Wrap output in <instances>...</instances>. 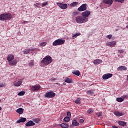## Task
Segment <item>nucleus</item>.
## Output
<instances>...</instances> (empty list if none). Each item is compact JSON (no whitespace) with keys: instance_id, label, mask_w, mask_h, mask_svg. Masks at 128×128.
Masks as SVG:
<instances>
[{"instance_id":"1","label":"nucleus","mask_w":128,"mask_h":128,"mask_svg":"<svg viewBox=\"0 0 128 128\" xmlns=\"http://www.w3.org/2000/svg\"><path fill=\"white\" fill-rule=\"evenodd\" d=\"M42 64H46V66H48L52 62V57L50 56H46L41 61Z\"/></svg>"},{"instance_id":"2","label":"nucleus","mask_w":128,"mask_h":128,"mask_svg":"<svg viewBox=\"0 0 128 128\" xmlns=\"http://www.w3.org/2000/svg\"><path fill=\"white\" fill-rule=\"evenodd\" d=\"M12 14H2L0 15V20H10Z\"/></svg>"},{"instance_id":"3","label":"nucleus","mask_w":128,"mask_h":128,"mask_svg":"<svg viewBox=\"0 0 128 128\" xmlns=\"http://www.w3.org/2000/svg\"><path fill=\"white\" fill-rule=\"evenodd\" d=\"M76 21L77 24H84L88 22L86 18H84L82 16H78L76 18Z\"/></svg>"},{"instance_id":"4","label":"nucleus","mask_w":128,"mask_h":128,"mask_svg":"<svg viewBox=\"0 0 128 128\" xmlns=\"http://www.w3.org/2000/svg\"><path fill=\"white\" fill-rule=\"evenodd\" d=\"M64 42H66V40L62 39H58L53 42L52 45L54 46H62V44H64Z\"/></svg>"},{"instance_id":"5","label":"nucleus","mask_w":128,"mask_h":128,"mask_svg":"<svg viewBox=\"0 0 128 128\" xmlns=\"http://www.w3.org/2000/svg\"><path fill=\"white\" fill-rule=\"evenodd\" d=\"M44 96L45 98H54V96H56V93H54V92L52 91H50L48 92H46Z\"/></svg>"},{"instance_id":"6","label":"nucleus","mask_w":128,"mask_h":128,"mask_svg":"<svg viewBox=\"0 0 128 128\" xmlns=\"http://www.w3.org/2000/svg\"><path fill=\"white\" fill-rule=\"evenodd\" d=\"M82 16L84 18H86V20L88 22V17L90 16V11L86 10L82 13Z\"/></svg>"},{"instance_id":"7","label":"nucleus","mask_w":128,"mask_h":128,"mask_svg":"<svg viewBox=\"0 0 128 128\" xmlns=\"http://www.w3.org/2000/svg\"><path fill=\"white\" fill-rule=\"evenodd\" d=\"M56 4H58V6L62 10H66V8H68V4L57 2Z\"/></svg>"},{"instance_id":"8","label":"nucleus","mask_w":128,"mask_h":128,"mask_svg":"<svg viewBox=\"0 0 128 128\" xmlns=\"http://www.w3.org/2000/svg\"><path fill=\"white\" fill-rule=\"evenodd\" d=\"M78 12H84V10H86V4H82L78 8Z\"/></svg>"},{"instance_id":"9","label":"nucleus","mask_w":128,"mask_h":128,"mask_svg":"<svg viewBox=\"0 0 128 128\" xmlns=\"http://www.w3.org/2000/svg\"><path fill=\"white\" fill-rule=\"evenodd\" d=\"M116 42L112 41V42H109L106 44V46H110V48L116 46Z\"/></svg>"},{"instance_id":"10","label":"nucleus","mask_w":128,"mask_h":128,"mask_svg":"<svg viewBox=\"0 0 128 128\" xmlns=\"http://www.w3.org/2000/svg\"><path fill=\"white\" fill-rule=\"evenodd\" d=\"M22 79H20L18 82H14L13 84L14 86H22Z\"/></svg>"},{"instance_id":"11","label":"nucleus","mask_w":128,"mask_h":128,"mask_svg":"<svg viewBox=\"0 0 128 128\" xmlns=\"http://www.w3.org/2000/svg\"><path fill=\"white\" fill-rule=\"evenodd\" d=\"M31 90L32 92H36V90H40V86L36 85L32 86L31 87Z\"/></svg>"},{"instance_id":"12","label":"nucleus","mask_w":128,"mask_h":128,"mask_svg":"<svg viewBox=\"0 0 128 128\" xmlns=\"http://www.w3.org/2000/svg\"><path fill=\"white\" fill-rule=\"evenodd\" d=\"M112 76V74H106L102 76L103 80H108V78H110Z\"/></svg>"},{"instance_id":"13","label":"nucleus","mask_w":128,"mask_h":128,"mask_svg":"<svg viewBox=\"0 0 128 128\" xmlns=\"http://www.w3.org/2000/svg\"><path fill=\"white\" fill-rule=\"evenodd\" d=\"M14 56L12 54H8L7 57V60H8V62H10L12 60H14Z\"/></svg>"},{"instance_id":"14","label":"nucleus","mask_w":128,"mask_h":128,"mask_svg":"<svg viewBox=\"0 0 128 128\" xmlns=\"http://www.w3.org/2000/svg\"><path fill=\"white\" fill-rule=\"evenodd\" d=\"M80 124L76 120H74L72 122V125H70V128H73L74 126H78Z\"/></svg>"},{"instance_id":"15","label":"nucleus","mask_w":128,"mask_h":128,"mask_svg":"<svg viewBox=\"0 0 128 128\" xmlns=\"http://www.w3.org/2000/svg\"><path fill=\"white\" fill-rule=\"evenodd\" d=\"M102 2L103 4L112 6V4L114 2V1L112 0H103Z\"/></svg>"},{"instance_id":"16","label":"nucleus","mask_w":128,"mask_h":128,"mask_svg":"<svg viewBox=\"0 0 128 128\" xmlns=\"http://www.w3.org/2000/svg\"><path fill=\"white\" fill-rule=\"evenodd\" d=\"M36 124L32 120L28 121L27 123H26V126H35Z\"/></svg>"},{"instance_id":"17","label":"nucleus","mask_w":128,"mask_h":128,"mask_svg":"<svg viewBox=\"0 0 128 128\" xmlns=\"http://www.w3.org/2000/svg\"><path fill=\"white\" fill-rule=\"evenodd\" d=\"M26 120V118H21L19 120L16 121V124H20V122H24Z\"/></svg>"},{"instance_id":"18","label":"nucleus","mask_w":128,"mask_h":128,"mask_svg":"<svg viewBox=\"0 0 128 128\" xmlns=\"http://www.w3.org/2000/svg\"><path fill=\"white\" fill-rule=\"evenodd\" d=\"M8 64L10 66H16L18 64V60H14L10 62Z\"/></svg>"},{"instance_id":"19","label":"nucleus","mask_w":128,"mask_h":128,"mask_svg":"<svg viewBox=\"0 0 128 128\" xmlns=\"http://www.w3.org/2000/svg\"><path fill=\"white\" fill-rule=\"evenodd\" d=\"M102 62V60L100 59H96L94 61V64H100Z\"/></svg>"},{"instance_id":"20","label":"nucleus","mask_w":128,"mask_h":128,"mask_svg":"<svg viewBox=\"0 0 128 128\" xmlns=\"http://www.w3.org/2000/svg\"><path fill=\"white\" fill-rule=\"evenodd\" d=\"M117 70L118 72H120V70H126L127 68L124 66H120L117 68Z\"/></svg>"},{"instance_id":"21","label":"nucleus","mask_w":128,"mask_h":128,"mask_svg":"<svg viewBox=\"0 0 128 128\" xmlns=\"http://www.w3.org/2000/svg\"><path fill=\"white\" fill-rule=\"evenodd\" d=\"M16 112L19 114H22L24 113V108H19L16 110Z\"/></svg>"},{"instance_id":"22","label":"nucleus","mask_w":128,"mask_h":128,"mask_svg":"<svg viewBox=\"0 0 128 128\" xmlns=\"http://www.w3.org/2000/svg\"><path fill=\"white\" fill-rule=\"evenodd\" d=\"M118 124L120 126H126V122L124 121H119L118 122Z\"/></svg>"},{"instance_id":"23","label":"nucleus","mask_w":128,"mask_h":128,"mask_svg":"<svg viewBox=\"0 0 128 128\" xmlns=\"http://www.w3.org/2000/svg\"><path fill=\"white\" fill-rule=\"evenodd\" d=\"M65 82H67L68 84H72V81L70 78H66L64 80Z\"/></svg>"},{"instance_id":"24","label":"nucleus","mask_w":128,"mask_h":128,"mask_svg":"<svg viewBox=\"0 0 128 128\" xmlns=\"http://www.w3.org/2000/svg\"><path fill=\"white\" fill-rule=\"evenodd\" d=\"M114 114L115 116H124V114H122V113L120 112H114Z\"/></svg>"},{"instance_id":"25","label":"nucleus","mask_w":128,"mask_h":128,"mask_svg":"<svg viewBox=\"0 0 128 128\" xmlns=\"http://www.w3.org/2000/svg\"><path fill=\"white\" fill-rule=\"evenodd\" d=\"M60 126L62 128H68V125L66 123H62L60 124Z\"/></svg>"},{"instance_id":"26","label":"nucleus","mask_w":128,"mask_h":128,"mask_svg":"<svg viewBox=\"0 0 128 128\" xmlns=\"http://www.w3.org/2000/svg\"><path fill=\"white\" fill-rule=\"evenodd\" d=\"M78 4V2H73L70 4V6H72V8H74V6H76Z\"/></svg>"},{"instance_id":"27","label":"nucleus","mask_w":128,"mask_h":128,"mask_svg":"<svg viewBox=\"0 0 128 128\" xmlns=\"http://www.w3.org/2000/svg\"><path fill=\"white\" fill-rule=\"evenodd\" d=\"M30 48H26L23 51V52L24 54H30Z\"/></svg>"},{"instance_id":"28","label":"nucleus","mask_w":128,"mask_h":128,"mask_svg":"<svg viewBox=\"0 0 128 128\" xmlns=\"http://www.w3.org/2000/svg\"><path fill=\"white\" fill-rule=\"evenodd\" d=\"M72 74H76L78 76H79L80 74V72L79 70H76V71L72 72Z\"/></svg>"},{"instance_id":"29","label":"nucleus","mask_w":128,"mask_h":128,"mask_svg":"<svg viewBox=\"0 0 128 128\" xmlns=\"http://www.w3.org/2000/svg\"><path fill=\"white\" fill-rule=\"evenodd\" d=\"M80 36V33H76L75 34H72V38H77V36Z\"/></svg>"},{"instance_id":"30","label":"nucleus","mask_w":128,"mask_h":128,"mask_svg":"<svg viewBox=\"0 0 128 128\" xmlns=\"http://www.w3.org/2000/svg\"><path fill=\"white\" fill-rule=\"evenodd\" d=\"M116 100L117 102H124L122 98V97L116 98Z\"/></svg>"},{"instance_id":"31","label":"nucleus","mask_w":128,"mask_h":128,"mask_svg":"<svg viewBox=\"0 0 128 128\" xmlns=\"http://www.w3.org/2000/svg\"><path fill=\"white\" fill-rule=\"evenodd\" d=\"M32 120L34 122H36V124H38V122H40V120L38 118H34Z\"/></svg>"},{"instance_id":"32","label":"nucleus","mask_w":128,"mask_h":128,"mask_svg":"<svg viewBox=\"0 0 128 128\" xmlns=\"http://www.w3.org/2000/svg\"><path fill=\"white\" fill-rule=\"evenodd\" d=\"M87 94H94V90H88L87 91Z\"/></svg>"},{"instance_id":"33","label":"nucleus","mask_w":128,"mask_h":128,"mask_svg":"<svg viewBox=\"0 0 128 128\" xmlns=\"http://www.w3.org/2000/svg\"><path fill=\"white\" fill-rule=\"evenodd\" d=\"M26 92L21 91L18 94V96H24Z\"/></svg>"},{"instance_id":"34","label":"nucleus","mask_w":128,"mask_h":128,"mask_svg":"<svg viewBox=\"0 0 128 128\" xmlns=\"http://www.w3.org/2000/svg\"><path fill=\"white\" fill-rule=\"evenodd\" d=\"M40 46H46V42H42L40 44Z\"/></svg>"},{"instance_id":"35","label":"nucleus","mask_w":128,"mask_h":128,"mask_svg":"<svg viewBox=\"0 0 128 128\" xmlns=\"http://www.w3.org/2000/svg\"><path fill=\"white\" fill-rule=\"evenodd\" d=\"M87 112L88 114H90L92 112H94V110L90 108L87 110Z\"/></svg>"},{"instance_id":"36","label":"nucleus","mask_w":128,"mask_h":128,"mask_svg":"<svg viewBox=\"0 0 128 128\" xmlns=\"http://www.w3.org/2000/svg\"><path fill=\"white\" fill-rule=\"evenodd\" d=\"M80 102V98H78L76 100H75V104H79Z\"/></svg>"},{"instance_id":"37","label":"nucleus","mask_w":128,"mask_h":128,"mask_svg":"<svg viewBox=\"0 0 128 128\" xmlns=\"http://www.w3.org/2000/svg\"><path fill=\"white\" fill-rule=\"evenodd\" d=\"M80 14V12L76 11V12H74L72 13L73 16H78V14Z\"/></svg>"},{"instance_id":"38","label":"nucleus","mask_w":128,"mask_h":128,"mask_svg":"<svg viewBox=\"0 0 128 128\" xmlns=\"http://www.w3.org/2000/svg\"><path fill=\"white\" fill-rule=\"evenodd\" d=\"M64 122H70V118H69V117H65L64 118Z\"/></svg>"},{"instance_id":"39","label":"nucleus","mask_w":128,"mask_h":128,"mask_svg":"<svg viewBox=\"0 0 128 128\" xmlns=\"http://www.w3.org/2000/svg\"><path fill=\"white\" fill-rule=\"evenodd\" d=\"M29 66H34V62H30L28 64Z\"/></svg>"},{"instance_id":"40","label":"nucleus","mask_w":128,"mask_h":128,"mask_svg":"<svg viewBox=\"0 0 128 128\" xmlns=\"http://www.w3.org/2000/svg\"><path fill=\"white\" fill-rule=\"evenodd\" d=\"M112 36V35L109 34L106 36V38H108L109 40H110Z\"/></svg>"},{"instance_id":"41","label":"nucleus","mask_w":128,"mask_h":128,"mask_svg":"<svg viewBox=\"0 0 128 128\" xmlns=\"http://www.w3.org/2000/svg\"><path fill=\"white\" fill-rule=\"evenodd\" d=\"M121 98H122L123 100H126V98H128V96L124 95V96H122Z\"/></svg>"},{"instance_id":"42","label":"nucleus","mask_w":128,"mask_h":128,"mask_svg":"<svg viewBox=\"0 0 128 128\" xmlns=\"http://www.w3.org/2000/svg\"><path fill=\"white\" fill-rule=\"evenodd\" d=\"M48 2H46L43 3L42 4H41V6L42 8H44V6H48Z\"/></svg>"},{"instance_id":"43","label":"nucleus","mask_w":128,"mask_h":128,"mask_svg":"<svg viewBox=\"0 0 128 128\" xmlns=\"http://www.w3.org/2000/svg\"><path fill=\"white\" fill-rule=\"evenodd\" d=\"M96 116H102V113L100 112H97Z\"/></svg>"},{"instance_id":"44","label":"nucleus","mask_w":128,"mask_h":128,"mask_svg":"<svg viewBox=\"0 0 128 128\" xmlns=\"http://www.w3.org/2000/svg\"><path fill=\"white\" fill-rule=\"evenodd\" d=\"M115 2H118L122 3L124 2V0H115Z\"/></svg>"},{"instance_id":"45","label":"nucleus","mask_w":128,"mask_h":128,"mask_svg":"<svg viewBox=\"0 0 128 128\" xmlns=\"http://www.w3.org/2000/svg\"><path fill=\"white\" fill-rule=\"evenodd\" d=\"M4 86H6L5 84H2V83L0 84V88H4Z\"/></svg>"},{"instance_id":"46","label":"nucleus","mask_w":128,"mask_h":128,"mask_svg":"<svg viewBox=\"0 0 128 128\" xmlns=\"http://www.w3.org/2000/svg\"><path fill=\"white\" fill-rule=\"evenodd\" d=\"M80 124H82V122H84V120L81 119L80 120Z\"/></svg>"},{"instance_id":"47","label":"nucleus","mask_w":128,"mask_h":128,"mask_svg":"<svg viewBox=\"0 0 128 128\" xmlns=\"http://www.w3.org/2000/svg\"><path fill=\"white\" fill-rule=\"evenodd\" d=\"M118 52H119V54H123L124 53V50H118Z\"/></svg>"},{"instance_id":"48","label":"nucleus","mask_w":128,"mask_h":128,"mask_svg":"<svg viewBox=\"0 0 128 128\" xmlns=\"http://www.w3.org/2000/svg\"><path fill=\"white\" fill-rule=\"evenodd\" d=\"M67 116H70L71 114H70V112H67Z\"/></svg>"},{"instance_id":"49","label":"nucleus","mask_w":128,"mask_h":128,"mask_svg":"<svg viewBox=\"0 0 128 128\" xmlns=\"http://www.w3.org/2000/svg\"><path fill=\"white\" fill-rule=\"evenodd\" d=\"M34 6H40V4L36 3L34 4Z\"/></svg>"},{"instance_id":"50","label":"nucleus","mask_w":128,"mask_h":128,"mask_svg":"<svg viewBox=\"0 0 128 128\" xmlns=\"http://www.w3.org/2000/svg\"><path fill=\"white\" fill-rule=\"evenodd\" d=\"M56 80V78H52L50 79V80Z\"/></svg>"},{"instance_id":"51","label":"nucleus","mask_w":128,"mask_h":128,"mask_svg":"<svg viewBox=\"0 0 128 128\" xmlns=\"http://www.w3.org/2000/svg\"><path fill=\"white\" fill-rule=\"evenodd\" d=\"M30 52L31 51V52H33V50H34V48H31V49H30Z\"/></svg>"},{"instance_id":"52","label":"nucleus","mask_w":128,"mask_h":128,"mask_svg":"<svg viewBox=\"0 0 128 128\" xmlns=\"http://www.w3.org/2000/svg\"><path fill=\"white\" fill-rule=\"evenodd\" d=\"M112 128H118V126H112Z\"/></svg>"},{"instance_id":"53","label":"nucleus","mask_w":128,"mask_h":128,"mask_svg":"<svg viewBox=\"0 0 128 128\" xmlns=\"http://www.w3.org/2000/svg\"><path fill=\"white\" fill-rule=\"evenodd\" d=\"M26 22H26V21H24V22H22V24H26Z\"/></svg>"},{"instance_id":"54","label":"nucleus","mask_w":128,"mask_h":128,"mask_svg":"<svg viewBox=\"0 0 128 128\" xmlns=\"http://www.w3.org/2000/svg\"><path fill=\"white\" fill-rule=\"evenodd\" d=\"M2 108L0 106V110H2Z\"/></svg>"},{"instance_id":"55","label":"nucleus","mask_w":128,"mask_h":128,"mask_svg":"<svg viewBox=\"0 0 128 128\" xmlns=\"http://www.w3.org/2000/svg\"><path fill=\"white\" fill-rule=\"evenodd\" d=\"M126 28H128V25L126 26Z\"/></svg>"},{"instance_id":"56","label":"nucleus","mask_w":128,"mask_h":128,"mask_svg":"<svg viewBox=\"0 0 128 128\" xmlns=\"http://www.w3.org/2000/svg\"><path fill=\"white\" fill-rule=\"evenodd\" d=\"M0 102H1V100H0Z\"/></svg>"}]
</instances>
